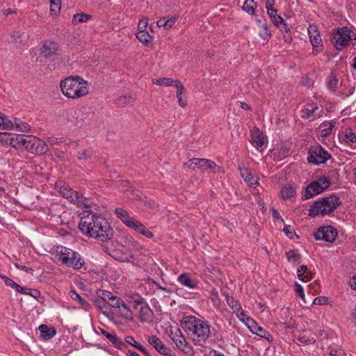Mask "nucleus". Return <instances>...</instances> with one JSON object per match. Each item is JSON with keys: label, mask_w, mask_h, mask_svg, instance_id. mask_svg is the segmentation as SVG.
Returning <instances> with one entry per match:
<instances>
[{"label": "nucleus", "mask_w": 356, "mask_h": 356, "mask_svg": "<svg viewBox=\"0 0 356 356\" xmlns=\"http://www.w3.org/2000/svg\"><path fill=\"white\" fill-rule=\"evenodd\" d=\"M26 290H27V289H24V291L26 292V294L29 295V296L33 297L34 298H38L40 296V291L36 289L33 290L30 293L27 292Z\"/></svg>", "instance_id": "61"}, {"label": "nucleus", "mask_w": 356, "mask_h": 356, "mask_svg": "<svg viewBox=\"0 0 356 356\" xmlns=\"http://www.w3.org/2000/svg\"><path fill=\"white\" fill-rule=\"evenodd\" d=\"M50 1V11L56 15L60 12L61 7L60 0H49Z\"/></svg>", "instance_id": "46"}, {"label": "nucleus", "mask_w": 356, "mask_h": 356, "mask_svg": "<svg viewBox=\"0 0 356 356\" xmlns=\"http://www.w3.org/2000/svg\"><path fill=\"white\" fill-rule=\"evenodd\" d=\"M180 323L188 337L195 346H203L211 336L209 322L195 316H184Z\"/></svg>", "instance_id": "2"}, {"label": "nucleus", "mask_w": 356, "mask_h": 356, "mask_svg": "<svg viewBox=\"0 0 356 356\" xmlns=\"http://www.w3.org/2000/svg\"><path fill=\"white\" fill-rule=\"evenodd\" d=\"M238 169L241 176L250 186L254 187L259 184V179L253 170L245 168L242 164L238 165Z\"/></svg>", "instance_id": "17"}, {"label": "nucleus", "mask_w": 356, "mask_h": 356, "mask_svg": "<svg viewBox=\"0 0 356 356\" xmlns=\"http://www.w3.org/2000/svg\"><path fill=\"white\" fill-rule=\"evenodd\" d=\"M343 140L346 143H356V136L351 129L346 131Z\"/></svg>", "instance_id": "47"}, {"label": "nucleus", "mask_w": 356, "mask_h": 356, "mask_svg": "<svg viewBox=\"0 0 356 356\" xmlns=\"http://www.w3.org/2000/svg\"><path fill=\"white\" fill-rule=\"evenodd\" d=\"M298 340L302 343H305V344H311V343H314L315 342V339H313V338H309V337H307V336L305 335H302V336H300L298 338Z\"/></svg>", "instance_id": "57"}, {"label": "nucleus", "mask_w": 356, "mask_h": 356, "mask_svg": "<svg viewBox=\"0 0 356 356\" xmlns=\"http://www.w3.org/2000/svg\"><path fill=\"white\" fill-rule=\"evenodd\" d=\"M91 154L92 152L90 149H81L77 152L76 157L78 159H86L90 158Z\"/></svg>", "instance_id": "52"}, {"label": "nucleus", "mask_w": 356, "mask_h": 356, "mask_svg": "<svg viewBox=\"0 0 356 356\" xmlns=\"http://www.w3.org/2000/svg\"><path fill=\"white\" fill-rule=\"evenodd\" d=\"M6 143L15 149L24 148L30 153L37 155L44 154L49 150L44 141L30 135L8 134Z\"/></svg>", "instance_id": "3"}, {"label": "nucleus", "mask_w": 356, "mask_h": 356, "mask_svg": "<svg viewBox=\"0 0 356 356\" xmlns=\"http://www.w3.org/2000/svg\"><path fill=\"white\" fill-rule=\"evenodd\" d=\"M330 185V181L325 176H321L316 180L312 181L306 188L304 197L309 199L323 193Z\"/></svg>", "instance_id": "7"}, {"label": "nucleus", "mask_w": 356, "mask_h": 356, "mask_svg": "<svg viewBox=\"0 0 356 356\" xmlns=\"http://www.w3.org/2000/svg\"><path fill=\"white\" fill-rule=\"evenodd\" d=\"M79 229L83 234L102 242L111 240L113 235V228L104 218L89 213L81 217Z\"/></svg>", "instance_id": "1"}, {"label": "nucleus", "mask_w": 356, "mask_h": 356, "mask_svg": "<svg viewBox=\"0 0 356 356\" xmlns=\"http://www.w3.org/2000/svg\"><path fill=\"white\" fill-rule=\"evenodd\" d=\"M13 127L11 121L1 113H0V129H9Z\"/></svg>", "instance_id": "42"}, {"label": "nucleus", "mask_w": 356, "mask_h": 356, "mask_svg": "<svg viewBox=\"0 0 356 356\" xmlns=\"http://www.w3.org/2000/svg\"><path fill=\"white\" fill-rule=\"evenodd\" d=\"M250 142L257 148L261 147L264 145L265 138L258 129L251 131Z\"/></svg>", "instance_id": "22"}, {"label": "nucleus", "mask_w": 356, "mask_h": 356, "mask_svg": "<svg viewBox=\"0 0 356 356\" xmlns=\"http://www.w3.org/2000/svg\"><path fill=\"white\" fill-rule=\"evenodd\" d=\"M70 296L72 300H76L84 308L88 305V302L74 290L70 291Z\"/></svg>", "instance_id": "44"}, {"label": "nucleus", "mask_w": 356, "mask_h": 356, "mask_svg": "<svg viewBox=\"0 0 356 356\" xmlns=\"http://www.w3.org/2000/svg\"><path fill=\"white\" fill-rule=\"evenodd\" d=\"M134 230L138 232L139 233L142 234L143 236L147 237V238H152L154 234L147 227L144 226L141 222L138 221L137 225H135V227L133 228Z\"/></svg>", "instance_id": "34"}, {"label": "nucleus", "mask_w": 356, "mask_h": 356, "mask_svg": "<svg viewBox=\"0 0 356 356\" xmlns=\"http://www.w3.org/2000/svg\"><path fill=\"white\" fill-rule=\"evenodd\" d=\"M56 188L58 193L66 199L69 200L70 202L75 203L80 202L79 193L73 191L70 187L65 185L63 181H58L56 183Z\"/></svg>", "instance_id": "14"}, {"label": "nucleus", "mask_w": 356, "mask_h": 356, "mask_svg": "<svg viewBox=\"0 0 356 356\" xmlns=\"http://www.w3.org/2000/svg\"><path fill=\"white\" fill-rule=\"evenodd\" d=\"M184 91L185 88L184 86L181 83H178L177 86V98L179 106L183 108L187 106V100L183 97Z\"/></svg>", "instance_id": "30"}, {"label": "nucleus", "mask_w": 356, "mask_h": 356, "mask_svg": "<svg viewBox=\"0 0 356 356\" xmlns=\"http://www.w3.org/2000/svg\"><path fill=\"white\" fill-rule=\"evenodd\" d=\"M59 45L53 40H46L40 48V54L46 58H51L58 54Z\"/></svg>", "instance_id": "16"}, {"label": "nucleus", "mask_w": 356, "mask_h": 356, "mask_svg": "<svg viewBox=\"0 0 356 356\" xmlns=\"http://www.w3.org/2000/svg\"><path fill=\"white\" fill-rule=\"evenodd\" d=\"M326 83L328 89L334 92L338 88L339 79L336 75L332 74L327 78Z\"/></svg>", "instance_id": "33"}, {"label": "nucleus", "mask_w": 356, "mask_h": 356, "mask_svg": "<svg viewBox=\"0 0 356 356\" xmlns=\"http://www.w3.org/2000/svg\"><path fill=\"white\" fill-rule=\"evenodd\" d=\"M307 161L309 163L320 165L331 159V154L321 145L312 146L308 149Z\"/></svg>", "instance_id": "8"}, {"label": "nucleus", "mask_w": 356, "mask_h": 356, "mask_svg": "<svg viewBox=\"0 0 356 356\" xmlns=\"http://www.w3.org/2000/svg\"><path fill=\"white\" fill-rule=\"evenodd\" d=\"M177 20L176 17H171L170 19H165V18H161L157 20V26H163L165 29H170Z\"/></svg>", "instance_id": "36"}, {"label": "nucleus", "mask_w": 356, "mask_h": 356, "mask_svg": "<svg viewBox=\"0 0 356 356\" xmlns=\"http://www.w3.org/2000/svg\"><path fill=\"white\" fill-rule=\"evenodd\" d=\"M337 236V230L332 226L321 227L314 233L316 240H322L326 242H333Z\"/></svg>", "instance_id": "15"}, {"label": "nucleus", "mask_w": 356, "mask_h": 356, "mask_svg": "<svg viewBox=\"0 0 356 356\" xmlns=\"http://www.w3.org/2000/svg\"><path fill=\"white\" fill-rule=\"evenodd\" d=\"M286 257L288 261L293 264H297L300 262V254L298 250H291L286 252Z\"/></svg>", "instance_id": "32"}, {"label": "nucleus", "mask_w": 356, "mask_h": 356, "mask_svg": "<svg viewBox=\"0 0 356 356\" xmlns=\"http://www.w3.org/2000/svg\"><path fill=\"white\" fill-rule=\"evenodd\" d=\"M113 294L107 291H101V293L99 294L100 298L105 302L108 303L111 299L113 297Z\"/></svg>", "instance_id": "51"}, {"label": "nucleus", "mask_w": 356, "mask_h": 356, "mask_svg": "<svg viewBox=\"0 0 356 356\" xmlns=\"http://www.w3.org/2000/svg\"><path fill=\"white\" fill-rule=\"evenodd\" d=\"M323 108L319 107L317 103L309 102L305 104L300 111V116L302 119L314 121L322 116Z\"/></svg>", "instance_id": "12"}, {"label": "nucleus", "mask_w": 356, "mask_h": 356, "mask_svg": "<svg viewBox=\"0 0 356 356\" xmlns=\"http://www.w3.org/2000/svg\"><path fill=\"white\" fill-rule=\"evenodd\" d=\"M81 111L80 109H76L74 111V115H76V118L74 120V124L77 127H81L83 124V118L79 116Z\"/></svg>", "instance_id": "54"}, {"label": "nucleus", "mask_w": 356, "mask_h": 356, "mask_svg": "<svg viewBox=\"0 0 356 356\" xmlns=\"http://www.w3.org/2000/svg\"><path fill=\"white\" fill-rule=\"evenodd\" d=\"M327 301V298L325 297H317L314 299L313 304L316 305H324Z\"/></svg>", "instance_id": "59"}, {"label": "nucleus", "mask_w": 356, "mask_h": 356, "mask_svg": "<svg viewBox=\"0 0 356 356\" xmlns=\"http://www.w3.org/2000/svg\"><path fill=\"white\" fill-rule=\"evenodd\" d=\"M175 330V326H172V323L169 321H160L159 330L157 332H161L163 335L170 337Z\"/></svg>", "instance_id": "27"}, {"label": "nucleus", "mask_w": 356, "mask_h": 356, "mask_svg": "<svg viewBox=\"0 0 356 356\" xmlns=\"http://www.w3.org/2000/svg\"><path fill=\"white\" fill-rule=\"evenodd\" d=\"M147 24L148 22L147 19H141L138 23V31H146Z\"/></svg>", "instance_id": "60"}, {"label": "nucleus", "mask_w": 356, "mask_h": 356, "mask_svg": "<svg viewBox=\"0 0 356 356\" xmlns=\"http://www.w3.org/2000/svg\"><path fill=\"white\" fill-rule=\"evenodd\" d=\"M115 213L117 217L128 227L133 229L138 220L129 216V213L122 208H116Z\"/></svg>", "instance_id": "18"}, {"label": "nucleus", "mask_w": 356, "mask_h": 356, "mask_svg": "<svg viewBox=\"0 0 356 356\" xmlns=\"http://www.w3.org/2000/svg\"><path fill=\"white\" fill-rule=\"evenodd\" d=\"M131 302L133 308L139 313L141 321L151 322L152 321L153 312L140 296H136Z\"/></svg>", "instance_id": "9"}, {"label": "nucleus", "mask_w": 356, "mask_h": 356, "mask_svg": "<svg viewBox=\"0 0 356 356\" xmlns=\"http://www.w3.org/2000/svg\"><path fill=\"white\" fill-rule=\"evenodd\" d=\"M335 123L333 122H330L326 124H321V136L322 137H327L332 134V129L334 127Z\"/></svg>", "instance_id": "38"}, {"label": "nucleus", "mask_w": 356, "mask_h": 356, "mask_svg": "<svg viewBox=\"0 0 356 356\" xmlns=\"http://www.w3.org/2000/svg\"><path fill=\"white\" fill-rule=\"evenodd\" d=\"M55 258L61 264L75 270L81 269L85 264L84 259L78 252L64 246L57 247L55 250Z\"/></svg>", "instance_id": "6"}, {"label": "nucleus", "mask_w": 356, "mask_h": 356, "mask_svg": "<svg viewBox=\"0 0 356 356\" xmlns=\"http://www.w3.org/2000/svg\"><path fill=\"white\" fill-rule=\"evenodd\" d=\"M262 30L259 33V35L264 38L266 39L270 35V31L266 24H263L261 25Z\"/></svg>", "instance_id": "55"}, {"label": "nucleus", "mask_w": 356, "mask_h": 356, "mask_svg": "<svg viewBox=\"0 0 356 356\" xmlns=\"http://www.w3.org/2000/svg\"><path fill=\"white\" fill-rule=\"evenodd\" d=\"M234 314H236V316L240 319V321L245 323L247 326H248L249 323L248 319H252L246 314V313L242 309V307L240 309V310L236 312Z\"/></svg>", "instance_id": "48"}, {"label": "nucleus", "mask_w": 356, "mask_h": 356, "mask_svg": "<svg viewBox=\"0 0 356 356\" xmlns=\"http://www.w3.org/2000/svg\"><path fill=\"white\" fill-rule=\"evenodd\" d=\"M295 288L298 295L302 294L304 292L302 286L298 283L295 284Z\"/></svg>", "instance_id": "62"}, {"label": "nucleus", "mask_w": 356, "mask_h": 356, "mask_svg": "<svg viewBox=\"0 0 356 356\" xmlns=\"http://www.w3.org/2000/svg\"><path fill=\"white\" fill-rule=\"evenodd\" d=\"M79 200L80 202H75L74 204H76L78 205H80V206H83L86 208H90L92 207V202L87 198V197H85L83 196V195H81V193L79 194Z\"/></svg>", "instance_id": "49"}, {"label": "nucleus", "mask_w": 356, "mask_h": 356, "mask_svg": "<svg viewBox=\"0 0 356 356\" xmlns=\"http://www.w3.org/2000/svg\"><path fill=\"white\" fill-rule=\"evenodd\" d=\"M185 165L188 168H192L194 170H199L202 172H204L208 170H211L213 172H216V169H219L220 167L217 165L213 161L206 159H199V158H193L188 160Z\"/></svg>", "instance_id": "11"}, {"label": "nucleus", "mask_w": 356, "mask_h": 356, "mask_svg": "<svg viewBox=\"0 0 356 356\" xmlns=\"http://www.w3.org/2000/svg\"><path fill=\"white\" fill-rule=\"evenodd\" d=\"M178 83H181L179 80H173L169 78H162L157 79V85H163L166 86H175L177 88Z\"/></svg>", "instance_id": "41"}, {"label": "nucleus", "mask_w": 356, "mask_h": 356, "mask_svg": "<svg viewBox=\"0 0 356 356\" xmlns=\"http://www.w3.org/2000/svg\"><path fill=\"white\" fill-rule=\"evenodd\" d=\"M0 277L3 280L6 285L15 289V290L17 292H19L22 293H26V292L24 291V289L23 287H22L20 285H19L18 284L15 283L13 280L10 279L9 277H8L6 275H2V274H0Z\"/></svg>", "instance_id": "31"}, {"label": "nucleus", "mask_w": 356, "mask_h": 356, "mask_svg": "<svg viewBox=\"0 0 356 356\" xmlns=\"http://www.w3.org/2000/svg\"><path fill=\"white\" fill-rule=\"evenodd\" d=\"M178 281L180 284L191 289H195L197 286V282L192 279L188 273L180 275L178 277Z\"/></svg>", "instance_id": "24"}, {"label": "nucleus", "mask_w": 356, "mask_h": 356, "mask_svg": "<svg viewBox=\"0 0 356 356\" xmlns=\"http://www.w3.org/2000/svg\"><path fill=\"white\" fill-rule=\"evenodd\" d=\"M307 32L314 49L322 47V39L317 26L314 24H310L307 29Z\"/></svg>", "instance_id": "19"}, {"label": "nucleus", "mask_w": 356, "mask_h": 356, "mask_svg": "<svg viewBox=\"0 0 356 356\" xmlns=\"http://www.w3.org/2000/svg\"><path fill=\"white\" fill-rule=\"evenodd\" d=\"M136 38L141 42L147 43L153 38V36L149 35V32L147 31H140L137 32Z\"/></svg>", "instance_id": "40"}, {"label": "nucleus", "mask_w": 356, "mask_h": 356, "mask_svg": "<svg viewBox=\"0 0 356 356\" xmlns=\"http://www.w3.org/2000/svg\"><path fill=\"white\" fill-rule=\"evenodd\" d=\"M296 193V191L295 188L290 184H286L282 188L280 196L284 200L291 199L295 195Z\"/></svg>", "instance_id": "28"}, {"label": "nucleus", "mask_w": 356, "mask_h": 356, "mask_svg": "<svg viewBox=\"0 0 356 356\" xmlns=\"http://www.w3.org/2000/svg\"><path fill=\"white\" fill-rule=\"evenodd\" d=\"M90 18V16L84 13L76 14L74 15L72 22L74 24L85 22Z\"/></svg>", "instance_id": "45"}, {"label": "nucleus", "mask_w": 356, "mask_h": 356, "mask_svg": "<svg viewBox=\"0 0 356 356\" xmlns=\"http://www.w3.org/2000/svg\"><path fill=\"white\" fill-rule=\"evenodd\" d=\"M350 30L347 27L339 28L332 38V43L337 50H342L349 45L352 40Z\"/></svg>", "instance_id": "10"}, {"label": "nucleus", "mask_w": 356, "mask_h": 356, "mask_svg": "<svg viewBox=\"0 0 356 356\" xmlns=\"http://www.w3.org/2000/svg\"><path fill=\"white\" fill-rule=\"evenodd\" d=\"M341 204L339 197L335 195L321 197L314 202L309 210V215L312 217L330 216Z\"/></svg>", "instance_id": "5"}, {"label": "nucleus", "mask_w": 356, "mask_h": 356, "mask_svg": "<svg viewBox=\"0 0 356 356\" xmlns=\"http://www.w3.org/2000/svg\"><path fill=\"white\" fill-rule=\"evenodd\" d=\"M118 308L122 316L127 319L132 318V313L129 307L124 302H122V305H120Z\"/></svg>", "instance_id": "43"}, {"label": "nucleus", "mask_w": 356, "mask_h": 356, "mask_svg": "<svg viewBox=\"0 0 356 356\" xmlns=\"http://www.w3.org/2000/svg\"><path fill=\"white\" fill-rule=\"evenodd\" d=\"M277 10L273 8H268L267 13L271 19L272 22L277 26L279 27L280 24L284 23V19L277 15Z\"/></svg>", "instance_id": "29"}, {"label": "nucleus", "mask_w": 356, "mask_h": 356, "mask_svg": "<svg viewBox=\"0 0 356 356\" xmlns=\"http://www.w3.org/2000/svg\"><path fill=\"white\" fill-rule=\"evenodd\" d=\"M157 353L163 355V356H172V350L166 346L161 341L157 339Z\"/></svg>", "instance_id": "35"}, {"label": "nucleus", "mask_w": 356, "mask_h": 356, "mask_svg": "<svg viewBox=\"0 0 356 356\" xmlns=\"http://www.w3.org/2000/svg\"><path fill=\"white\" fill-rule=\"evenodd\" d=\"M257 8V3L254 1V0H245L243 2V10L246 13L253 15L255 11V8Z\"/></svg>", "instance_id": "37"}, {"label": "nucleus", "mask_w": 356, "mask_h": 356, "mask_svg": "<svg viewBox=\"0 0 356 356\" xmlns=\"http://www.w3.org/2000/svg\"><path fill=\"white\" fill-rule=\"evenodd\" d=\"M101 332L113 344L115 347L119 349H122L126 346L125 343L120 338H118L114 332L109 333L103 329H101Z\"/></svg>", "instance_id": "23"}, {"label": "nucleus", "mask_w": 356, "mask_h": 356, "mask_svg": "<svg viewBox=\"0 0 356 356\" xmlns=\"http://www.w3.org/2000/svg\"><path fill=\"white\" fill-rule=\"evenodd\" d=\"M127 99H128V102L130 101L131 99V97H120L118 100V104L120 105V106H123L124 104H127Z\"/></svg>", "instance_id": "63"}, {"label": "nucleus", "mask_w": 356, "mask_h": 356, "mask_svg": "<svg viewBox=\"0 0 356 356\" xmlns=\"http://www.w3.org/2000/svg\"><path fill=\"white\" fill-rule=\"evenodd\" d=\"M170 338L176 346L185 353H188L192 350V347L187 343L181 330L177 326L175 325V330Z\"/></svg>", "instance_id": "13"}, {"label": "nucleus", "mask_w": 356, "mask_h": 356, "mask_svg": "<svg viewBox=\"0 0 356 356\" xmlns=\"http://www.w3.org/2000/svg\"><path fill=\"white\" fill-rule=\"evenodd\" d=\"M11 38H13V42L19 47L26 44L29 40L28 35L24 31H13L11 34Z\"/></svg>", "instance_id": "21"}, {"label": "nucleus", "mask_w": 356, "mask_h": 356, "mask_svg": "<svg viewBox=\"0 0 356 356\" xmlns=\"http://www.w3.org/2000/svg\"><path fill=\"white\" fill-rule=\"evenodd\" d=\"M88 83L79 76H69L61 81L60 87L62 93L70 99H79L89 92Z\"/></svg>", "instance_id": "4"}, {"label": "nucleus", "mask_w": 356, "mask_h": 356, "mask_svg": "<svg viewBox=\"0 0 356 356\" xmlns=\"http://www.w3.org/2000/svg\"><path fill=\"white\" fill-rule=\"evenodd\" d=\"M226 300L227 305L233 310L234 313L240 310V309L241 308L240 302L238 300H236L234 297L227 296Z\"/></svg>", "instance_id": "39"}, {"label": "nucleus", "mask_w": 356, "mask_h": 356, "mask_svg": "<svg viewBox=\"0 0 356 356\" xmlns=\"http://www.w3.org/2000/svg\"><path fill=\"white\" fill-rule=\"evenodd\" d=\"M350 285L351 288L356 291V277H353L350 281Z\"/></svg>", "instance_id": "64"}, {"label": "nucleus", "mask_w": 356, "mask_h": 356, "mask_svg": "<svg viewBox=\"0 0 356 356\" xmlns=\"http://www.w3.org/2000/svg\"><path fill=\"white\" fill-rule=\"evenodd\" d=\"M124 341L126 343L131 345L132 346L136 348L137 349H142L141 345L139 343H138L137 341H136L134 340V337L131 336H127L124 338Z\"/></svg>", "instance_id": "53"}, {"label": "nucleus", "mask_w": 356, "mask_h": 356, "mask_svg": "<svg viewBox=\"0 0 356 356\" xmlns=\"http://www.w3.org/2000/svg\"><path fill=\"white\" fill-rule=\"evenodd\" d=\"M94 303L101 310H103V309L106 307V303L101 298H97L96 300H95ZM102 313L104 315H106V316L108 315L107 312L105 311H102Z\"/></svg>", "instance_id": "58"}, {"label": "nucleus", "mask_w": 356, "mask_h": 356, "mask_svg": "<svg viewBox=\"0 0 356 356\" xmlns=\"http://www.w3.org/2000/svg\"><path fill=\"white\" fill-rule=\"evenodd\" d=\"M38 329L40 332L41 337L44 340L53 338L56 334V331L54 327H49L44 324L40 325Z\"/></svg>", "instance_id": "26"}, {"label": "nucleus", "mask_w": 356, "mask_h": 356, "mask_svg": "<svg viewBox=\"0 0 356 356\" xmlns=\"http://www.w3.org/2000/svg\"><path fill=\"white\" fill-rule=\"evenodd\" d=\"M298 277L302 282H308L312 278V273L308 270L305 265H302L297 270Z\"/></svg>", "instance_id": "25"}, {"label": "nucleus", "mask_w": 356, "mask_h": 356, "mask_svg": "<svg viewBox=\"0 0 356 356\" xmlns=\"http://www.w3.org/2000/svg\"><path fill=\"white\" fill-rule=\"evenodd\" d=\"M283 232L286 234V235L290 238H293L295 236H296L294 229L290 225L284 226L283 229Z\"/></svg>", "instance_id": "56"}, {"label": "nucleus", "mask_w": 356, "mask_h": 356, "mask_svg": "<svg viewBox=\"0 0 356 356\" xmlns=\"http://www.w3.org/2000/svg\"><path fill=\"white\" fill-rule=\"evenodd\" d=\"M249 323L248 327L253 334L258 335L259 337L268 339L270 334L264 330L263 327L259 326L255 321L253 319H248Z\"/></svg>", "instance_id": "20"}, {"label": "nucleus", "mask_w": 356, "mask_h": 356, "mask_svg": "<svg viewBox=\"0 0 356 356\" xmlns=\"http://www.w3.org/2000/svg\"><path fill=\"white\" fill-rule=\"evenodd\" d=\"M122 302L123 300L120 298L116 296H113L108 304L113 307L118 308L120 305H122Z\"/></svg>", "instance_id": "50"}]
</instances>
